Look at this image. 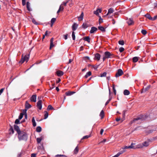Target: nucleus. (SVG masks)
Returning a JSON list of instances; mask_svg holds the SVG:
<instances>
[{
  "instance_id": "f257e3e1",
  "label": "nucleus",
  "mask_w": 157,
  "mask_h": 157,
  "mask_svg": "<svg viewBox=\"0 0 157 157\" xmlns=\"http://www.w3.org/2000/svg\"><path fill=\"white\" fill-rule=\"evenodd\" d=\"M18 134V138L19 140L26 141L28 139L27 134L23 131H21Z\"/></svg>"
},
{
  "instance_id": "f03ea898",
  "label": "nucleus",
  "mask_w": 157,
  "mask_h": 157,
  "mask_svg": "<svg viewBox=\"0 0 157 157\" xmlns=\"http://www.w3.org/2000/svg\"><path fill=\"white\" fill-rule=\"evenodd\" d=\"M148 117L147 115H140L138 116L136 118H135L132 121H131L130 123V124H132L133 123L135 122L136 121L138 120H141L142 121L145 120Z\"/></svg>"
},
{
  "instance_id": "7ed1b4c3",
  "label": "nucleus",
  "mask_w": 157,
  "mask_h": 157,
  "mask_svg": "<svg viewBox=\"0 0 157 157\" xmlns=\"http://www.w3.org/2000/svg\"><path fill=\"white\" fill-rule=\"evenodd\" d=\"M29 58V55H25L24 57H23V55H22L21 59L19 62V63L22 64L25 61L27 62Z\"/></svg>"
},
{
  "instance_id": "20e7f679",
  "label": "nucleus",
  "mask_w": 157,
  "mask_h": 157,
  "mask_svg": "<svg viewBox=\"0 0 157 157\" xmlns=\"http://www.w3.org/2000/svg\"><path fill=\"white\" fill-rule=\"evenodd\" d=\"M28 109H22L21 110V113L20 114V115L19 116L18 119L20 120H21L23 117V115L25 113H26V112L27 111Z\"/></svg>"
},
{
  "instance_id": "39448f33",
  "label": "nucleus",
  "mask_w": 157,
  "mask_h": 157,
  "mask_svg": "<svg viewBox=\"0 0 157 157\" xmlns=\"http://www.w3.org/2000/svg\"><path fill=\"white\" fill-rule=\"evenodd\" d=\"M123 74V72L122 70L121 69H119L117 70V71L115 77H117L120 76H121Z\"/></svg>"
},
{
  "instance_id": "423d86ee",
  "label": "nucleus",
  "mask_w": 157,
  "mask_h": 157,
  "mask_svg": "<svg viewBox=\"0 0 157 157\" xmlns=\"http://www.w3.org/2000/svg\"><path fill=\"white\" fill-rule=\"evenodd\" d=\"M104 54L106 58H111V56L113 55L110 52L108 51L105 52L104 53Z\"/></svg>"
},
{
  "instance_id": "0eeeda50",
  "label": "nucleus",
  "mask_w": 157,
  "mask_h": 157,
  "mask_svg": "<svg viewBox=\"0 0 157 157\" xmlns=\"http://www.w3.org/2000/svg\"><path fill=\"white\" fill-rule=\"evenodd\" d=\"M36 95L34 94L30 98V100L31 102H36Z\"/></svg>"
},
{
  "instance_id": "6e6552de",
  "label": "nucleus",
  "mask_w": 157,
  "mask_h": 157,
  "mask_svg": "<svg viewBox=\"0 0 157 157\" xmlns=\"http://www.w3.org/2000/svg\"><path fill=\"white\" fill-rule=\"evenodd\" d=\"M42 101L41 100H39L36 103V106L38 108H42Z\"/></svg>"
},
{
  "instance_id": "1a4fd4ad",
  "label": "nucleus",
  "mask_w": 157,
  "mask_h": 157,
  "mask_svg": "<svg viewBox=\"0 0 157 157\" xmlns=\"http://www.w3.org/2000/svg\"><path fill=\"white\" fill-rule=\"evenodd\" d=\"M14 130L17 132V134L22 131L20 130L19 127L17 125L14 124Z\"/></svg>"
},
{
  "instance_id": "9d476101",
  "label": "nucleus",
  "mask_w": 157,
  "mask_h": 157,
  "mask_svg": "<svg viewBox=\"0 0 157 157\" xmlns=\"http://www.w3.org/2000/svg\"><path fill=\"white\" fill-rule=\"evenodd\" d=\"M127 22L129 25H132L134 24V21L132 19V18H129L127 21Z\"/></svg>"
},
{
  "instance_id": "9b49d317",
  "label": "nucleus",
  "mask_w": 157,
  "mask_h": 157,
  "mask_svg": "<svg viewBox=\"0 0 157 157\" xmlns=\"http://www.w3.org/2000/svg\"><path fill=\"white\" fill-rule=\"evenodd\" d=\"M56 74L58 76H61L63 75L64 73L62 71L58 70L56 72Z\"/></svg>"
},
{
  "instance_id": "f8f14e48",
  "label": "nucleus",
  "mask_w": 157,
  "mask_h": 157,
  "mask_svg": "<svg viewBox=\"0 0 157 157\" xmlns=\"http://www.w3.org/2000/svg\"><path fill=\"white\" fill-rule=\"evenodd\" d=\"M97 30V28L94 27H93L91 28L90 32L91 33H93Z\"/></svg>"
},
{
  "instance_id": "ddd939ff",
  "label": "nucleus",
  "mask_w": 157,
  "mask_h": 157,
  "mask_svg": "<svg viewBox=\"0 0 157 157\" xmlns=\"http://www.w3.org/2000/svg\"><path fill=\"white\" fill-rule=\"evenodd\" d=\"M83 38L84 40L87 41L88 43H90V37L89 36H85L83 37Z\"/></svg>"
},
{
  "instance_id": "4468645a",
  "label": "nucleus",
  "mask_w": 157,
  "mask_h": 157,
  "mask_svg": "<svg viewBox=\"0 0 157 157\" xmlns=\"http://www.w3.org/2000/svg\"><path fill=\"white\" fill-rule=\"evenodd\" d=\"M78 25L76 23H74L73 24L72 27V29L73 31L76 29L77 28Z\"/></svg>"
},
{
  "instance_id": "2eb2a0df",
  "label": "nucleus",
  "mask_w": 157,
  "mask_h": 157,
  "mask_svg": "<svg viewBox=\"0 0 157 157\" xmlns=\"http://www.w3.org/2000/svg\"><path fill=\"white\" fill-rule=\"evenodd\" d=\"M25 108H30L32 107L31 104L28 101H26L25 103Z\"/></svg>"
},
{
  "instance_id": "dca6fc26",
  "label": "nucleus",
  "mask_w": 157,
  "mask_h": 157,
  "mask_svg": "<svg viewBox=\"0 0 157 157\" xmlns=\"http://www.w3.org/2000/svg\"><path fill=\"white\" fill-rule=\"evenodd\" d=\"M84 16V13L83 12H82L81 14L80 15L79 17H78V20L79 21H82L83 19V17Z\"/></svg>"
},
{
  "instance_id": "f3484780",
  "label": "nucleus",
  "mask_w": 157,
  "mask_h": 157,
  "mask_svg": "<svg viewBox=\"0 0 157 157\" xmlns=\"http://www.w3.org/2000/svg\"><path fill=\"white\" fill-rule=\"evenodd\" d=\"M114 10L113 8H110L108 10V12L106 14V15H108L109 14H111L113 13L114 12Z\"/></svg>"
},
{
  "instance_id": "a211bd4d",
  "label": "nucleus",
  "mask_w": 157,
  "mask_h": 157,
  "mask_svg": "<svg viewBox=\"0 0 157 157\" xmlns=\"http://www.w3.org/2000/svg\"><path fill=\"white\" fill-rule=\"evenodd\" d=\"M75 93V92L74 91H68L66 92L65 94L66 95L68 96H71Z\"/></svg>"
},
{
  "instance_id": "6ab92c4d",
  "label": "nucleus",
  "mask_w": 157,
  "mask_h": 157,
  "mask_svg": "<svg viewBox=\"0 0 157 157\" xmlns=\"http://www.w3.org/2000/svg\"><path fill=\"white\" fill-rule=\"evenodd\" d=\"M10 128L9 129V134H13L14 133V131L13 129V127L11 126V125H10Z\"/></svg>"
},
{
  "instance_id": "aec40b11",
  "label": "nucleus",
  "mask_w": 157,
  "mask_h": 157,
  "mask_svg": "<svg viewBox=\"0 0 157 157\" xmlns=\"http://www.w3.org/2000/svg\"><path fill=\"white\" fill-rule=\"evenodd\" d=\"M101 56L98 53H96L95 54V57L98 61L99 60Z\"/></svg>"
},
{
  "instance_id": "412c9836",
  "label": "nucleus",
  "mask_w": 157,
  "mask_h": 157,
  "mask_svg": "<svg viewBox=\"0 0 157 157\" xmlns=\"http://www.w3.org/2000/svg\"><path fill=\"white\" fill-rule=\"evenodd\" d=\"M100 116L101 117V119H102L105 116L104 112L103 110H102L100 114Z\"/></svg>"
},
{
  "instance_id": "4be33fe9",
  "label": "nucleus",
  "mask_w": 157,
  "mask_h": 157,
  "mask_svg": "<svg viewBox=\"0 0 157 157\" xmlns=\"http://www.w3.org/2000/svg\"><path fill=\"white\" fill-rule=\"evenodd\" d=\"M98 29L101 31L102 32H105V28L102 26H99L98 27Z\"/></svg>"
},
{
  "instance_id": "5701e85b",
  "label": "nucleus",
  "mask_w": 157,
  "mask_h": 157,
  "mask_svg": "<svg viewBox=\"0 0 157 157\" xmlns=\"http://www.w3.org/2000/svg\"><path fill=\"white\" fill-rule=\"evenodd\" d=\"M130 94V92L127 90H125L124 91V94L125 95H128Z\"/></svg>"
},
{
  "instance_id": "b1692460",
  "label": "nucleus",
  "mask_w": 157,
  "mask_h": 157,
  "mask_svg": "<svg viewBox=\"0 0 157 157\" xmlns=\"http://www.w3.org/2000/svg\"><path fill=\"white\" fill-rule=\"evenodd\" d=\"M149 87H147L145 88H143V89H142V90L141 92V93H142L144 92H145L146 91H147L149 89Z\"/></svg>"
},
{
  "instance_id": "393cba45",
  "label": "nucleus",
  "mask_w": 157,
  "mask_h": 157,
  "mask_svg": "<svg viewBox=\"0 0 157 157\" xmlns=\"http://www.w3.org/2000/svg\"><path fill=\"white\" fill-rule=\"evenodd\" d=\"M145 17L150 20H151V19H152V17L148 13H147L146 15H145Z\"/></svg>"
},
{
  "instance_id": "a878e982",
  "label": "nucleus",
  "mask_w": 157,
  "mask_h": 157,
  "mask_svg": "<svg viewBox=\"0 0 157 157\" xmlns=\"http://www.w3.org/2000/svg\"><path fill=\"white\" fill-rule=\"evenodd\" d=\"M32 122L33 125V127H35L36 126V123L35 121V120L34 117L32 119Z\"/></svg>"
},
{
  "instance_id": "bb28decb",
  "label": "nucleus",
  "mask_w": 157,
  "mask_h": 157,
  "mask_svg": "<svg viewBox=\"0 0 157 157\" xmlns=\"http://www.w3.org/2000/svg\"><path fill=\"white\" fill-rule=\"evenodd\" d=\"M78 151V145L75 147L74 151V154H77Z\"/></svg>"
},
{
  "instance_id": "cd10ccee",
  "label": "nucleus",
  "mask_w": 157,
  "mask_h": 157,
  "mask_svg": "<svg viewBox=\"0 0 157 157\" xmlns=\"http://www.w3.org/2000/svg\"><path fill=\"white\" fill-rule=\"evenodd\" d=\"M139 59V58L138 57H134L132 58V60L133 62H137Z\"/></svg>"
},
{
  "instance_id": "c85d7f7f",
  "label": "nucleus",
  "mask_w": 157,
  "mask_h": 157,
  "mask_svg": "<svg viewBox=\"0 0 157 157\" xmlns=\"http://www.w3.org/2000/svg\"><path fill=\"white\" fill-rule=\"evenodd\" d=\"M91 75V72L90 71H88L87 73L86 74L85 76L86 78H87L88 76H90Z\"/></svg>"
},
{
  "instance_id": "c756f323",
  "label": "nucleus",
  "mask_w": 157,
  "mask_h": 157,
  "mask_svg": "<svg viewBox=\"0 0 157 157\" xmlns=\"http://www.w3.org/2000/svg\"><path fill=\"white\" fill-rule=\"evenodd\" d=\"M63 6H62V5H61L59 7V8L57 12V13H59L61 11L63 10Z\"/></svg>"
},
{
  "instance_id": "7c9ffc66",
  "label": "nucleus",
  "mask_w": 157,
  "mask_h": 157,
  "mask_svg": "<svg viewBox=\"0 0 157 157\" xmlns=\"http://www.w3.org/2000/svg\"><path fill=\"white\" fill-rule=\"evenodd\" d=\"M143 146L145 147H147L149 145V142L145 141L142 144Z\"/></svg>"
},
{
  "instance_id": "2f4dec72",
  "label": "nucleus",
  "mask_w": 157,
  "mask_h": 157,
  "mask_svg": "<svg viewBox=\"0 0 157 157\" xmlns=\"http://www.w3.org/2000/svg\"><path fill=\"white\" fill-rule=\"evenodd\" d=\"M26 6L27 10L29 11H30L31 10L30 8V3L29 2H27L26 3Z\"/></svg>"
},
{
  "instance_id": "473e14b6",
  "label": "nucleus",
  "mask_w": 157,
  "mask_h": 157,
  "mask_svg": "<svg viewBox=\"0 0 157 157\" xmlns=\"http://www.w3.org/2000/svg\"><path fill=\"white\" fill-rule=\"evenodd\" d=\"M42 130V128L40 126H38L36 128V131L38 132H40Z\"/></svg>"
},
{
  "instance_id": "72a5a7b5",
  "label": "nucleus",
  "mask_w": 157,
  "mask_h": 157,
  "mask_svg": "<svg viewBox=\"0 0 157 157\" xmlns=\"http://www.w3.org/2000/svg\"><path fill=\"white\" fill-rule=\"evenodd\" d=\"M90 136V135H86L83 136L80 140V142H82V140L87 139L88 138H89Z\"/></svg>"
},
{
  "instance_id": "f704fd0d",
  "label": "nucleus",
  "mask_w": 157,
  "mask_h": 157,
  "mask_svg": "<svg viewBox=\"0 0 157 157\" xmlns=\"http://www.w3.org/2000/svg\"><path fill=\"white\" fill-rule=\"evenodd\" d=\"M82 27L83 29H85L87 28L88 27V26L86 23H83L82 25Z\"/></svg>"
},
{
  "instance_id": "c9c22d12",
  "label": "nucleus",
  "mask_w": 157,
  "mask_h": 157,
  "mask_svg": "<svg viewBox=\"0 0 157 157\" xmlns=\"http://www.w3.org/2000/svg\"><path fill=\"white\" fill-rule=\"evenodd\" d=\"M42 139L43 138L42 137H40V138H37L36 140L37 143L38 144L40 143Z\"/></svg>"
},
{
  "instance_id": "e433bc0d",
  "label": "nucleus",
  "mask_w": 157,
  "mask_h": 157,
  "mask_svg": "<svg viewBox=\"0 0 157 157\" xmlns=\"http://www.w3.org/2000/svg\"><path fill=\"white\" fill-rule=\"evenodd\" d=\"M51 82L52 83V87H50V89H53V88H54L55 83L53 81H51Z\"/></svg>"
},
{
  "instance_id": "4c0bfd02",
  "label": "nucleus",
  "mask_w": 157,
  "mask_h": 157,
  "mask_svg": "<svg viewBox=\"0 0 157 157\" xmlns=\"http://www.w3.org/2000/svg\"><path fill=\"white\" fill-rule=\"evenodd\" d=\"M45 114L44 115V119H46L48 116V113L47 111H45Z\"/></svg>"
},
{
  "instance_id": "58836bf2",
  "label": "nucleus",
  "mask_w": 157,
  "mask_h": 157,
  "mask_svg": "<svg viewBox=\"0 0 157 157\" xmlns=\"http://www.w3.org/2000/svg\"><path fill=\"white\" fill-rule=\"evenodd\" d=\"M106 74H107V73L105 72H104L102 74L101 73L100 74V77H105V76H106Z\"/></svg>"
},
{
  "instance_id": "ea45409f",
  "label": "nucleus",
  "mask_w": 157,
  "mask_h": 157,
  "mask_svg": "<svg viewBox=\"0 0 157 157\" xmlns=\"http://www.w3.org/2000/svg\"><path fill=\"white\" fill-rule=\"evenodd\" d=\"M119 44L121 45H123L124 44V41L123 40H120L118 41Z\"/></svg>"
},
{
  "instance_id": "a19ab883",
  "label": "nucleus",
  "mask_w": 157,
  "mask_h": 157,
  "mask_svg": "<svg viewBox=\"0 0 157 157\" xmlns=\"http://www.w3.org/2000/svg\"><path fill=\"white\" fill-rule=\"evenodd\" d=\"M56 157H67L65 155H56Z\"/></svg>"
},
{
  "instance_id": "79ce46f5",
  "label": "nucleus",
  "mask_w": 157,
  "mask_h": 157,
  "mask_svg": "<svg viewBox=\"0 0 157 157\" xmlns=\"http://www.w3.org/2000/svg\"><path fill=\"white\" fill-rule=\"evenodd\" d=\"M141 32L144 35H146L147 33L146 31V30H144V29L142 30H141Z\"/></svg>"
},
{
  "instance_id": "37998d69",
  "label": "nucleus",
  "mask_w": 157,
  "mask_h": 157,
  "mask_svg": "<svg viewBox=\"0 0 157 157\" xmlns=\"http://www.w3.org/2000/svg\"><path fill=\"white\" fill-rule=\"evenodd\" d=\"M113 92H114V94L115 95H116V90H115V88L114 85H113Z\"/></svg>"
},
{
  "instance_id": "c03bdc74",
  "label": "nucleus",
  "mask_w": 157,
  "mask_h": 157,
  "mask_svg": "<svg viewBox=\"0 0 157 157\" xmlns=\"http://www.w3.org/2000/svg\"><path fill=\"white\" fill-rule=\"evenodd\" d=\"M54 45L53 44V42H50V49H51L52 47H54Z\"/></svg>"
},
{
  "instance_id": "a18cd8bd",
  "label": "nucleus",
  "mask_w": 157,
  "mask_h": 157,
  "mask_svg": "<svg viewBox=\"0 0 157 157\" xmlns=\"http://www.w3.org/2000/svg\"><path fill=\"white\" fill-rule=\"evenodd\" d=\"M72 36L73 40H75V32H74V31H73L72 32Z\"/></svg>"
},
{
  "instance_id": "49530a36",
  "label": "nucleus",
  "mask_w": 157,
  "mask_h": 157,
  "mask_svg": "<svg viewBox=\"0 0 157 157\" xmlns=\"http://www.w3.org/2000/svg\"><path fill=\"white\" fill-rule=\"evenodd\" d=\"M19 120H20L19 119H16L15 121V123L16 124H20Z\"/></svg>"
},
{
  "instance_id": "de8ad7c7",
  "label": "nucleus",
  "mask_w": 157,
  "mask_h": 157,
  "mask_svg": "<svg viewBox=\"0 0 157 157\" xmlns=\"http://www.w3.org/2000/svg\"><path fill=\"white\" fill-rule=\"evenodd\" d=\"M56 20V18H53L52 19L51 23L54 24V23L55 22Z\"/></svg>"
},
{
  "instance_id": "09e8293b",
  "label": "nucleus",
  "mask_w": 157,
  "mask_h": 157,
  "mask_svg": "<svg viewBox=\"0 0 157 157\" xmlns=\"http://www.w3.org/2000/svg\"><path fill=\"white\" fill-rule=\"evenodd\" d=\"M103 22V20L100 16L99 17V24L102 23Z\"/></svg>"
},
{
  "instance_id": "8fccbe9b",
  "label": "nucleus",
  "mask_w": 157,
  "mask_h": 157,
  "mask_svg": "<svg viewBox=\"0 0 157 157\" xmlns=\"http://www.w3.org/2000/svg\"><path fill=\"white\" fill-rule=\"evenodd\" d=\"M124 48L123 47H121L119 48V51L120 52H122L124 51Z\"/></svg>"
},
{
  "instance_id": "3c124183",
  "label": "nucleus",
  "mask_w": 157,
  "mask_h": 157,
  "mask_svg": "<svg viewBox=\"0 0 157 157\" xmlns=\"http://www.w3.org/2000/svg\"><path fill=\"white\" fill-rule=\"evenodd\" d=\"M157 18V15L154 16L153 17H152V19L151 20V21H154Z\"/></svg>"
},
{
  "instance_id": "603ef678",
  "label": "nucleus",
  "mask_w": 157,
  "mask_h": 157,
  "mask_svg": "<svg viewBox=\"0 0 157 157\" xmlns=\"http://www.w3.org/2000/svg\"><path fill=\"white\" fill-rule=\"evenodd\" d=\"M83 58L85 60H86V59L89 60L90 59L89 57L87 56L84 57H83Z\"/></svg>"
},
{
  "instance_id": "864d4df0",
  "label": "nucleus",
  "mask_w": 157,
  "mask_h": 157,
  "mask_svg": "<svg viewBox=\"0 0 157 157\" xmlns=\"http://www.w3.org/2000/svg\"><path fill=\"white\" fill-rule=\"evenodd\" d=\"M94 14H96V15H98L99 14L97 10L96 11H95L94 12Z\"/></svg>"
},
{
  "instance_id": "5fc2aeb1",
  "label": "nucleus",
  "mask_w": 157,
  "mask_h": 157,
  "mask_svg": "<svg viewBox=\"0 0 157 157\" xmlns=\"http://www.w3.org/2000/svg\"><path fill=\"white\" fill-rule=\"evenodd\" d=\"M111 100V98H110L107 101V102H106V103H105V105H107L109 102V101H110Z\"/></svg>"
},
{
  "instance_id": "6e6d98bb",
  "label": "nucleus",
  "mask_w": 157,
  "mask_h": 157,
  "mask_svg": "<svg viewBox=\"0 0 157 157\" xmlns=\"http://www.w3.org/2000/svg\"><path fill=\"white\" fill-rule=\"evenodd\" d=\"M36 154L33 153L31 154V157H36Z\"/></svg>"
},
{
  "instance_id": "4d7b16f0",
  "label": "nucleus",
  "mask_w": 157,
  "mask_h": 157,
  "mask_svg": "<svg viewBox=\"0 0 157 157\" xmlns=\"http://www.w3.org/2000/svg\"><path fill=\"white\" fill-rule=\"evenodd\" d=\"M23 5H25L26 4L25 0H22Z\"/></svg>"
},
{
  "instance_id": "13d9d810",
  "label": "nucleus",
  "mask_w": 157,
  "mask_h": 157,
  "mask_svg": "<svg viewBox=\"0 0 157 157\" xmlns=\"http://www.w3.org/2000/svg\"><path fill=\"white\" fill-rule=\"evenodd\" d=\"M4 90V88H2L0 90V95H1V94L3 92Z\"/></svg>"
},
{
  "instance_id": "bf43d9fd",
  "label": "nucleus",
  "mask_w": 157,
  "mask_h": 157,
  "mask_svg": "<svg viewBox=\"0 0 157 157\" xmlns=\"http://www.w3.org/2000/svg\"><path fill=\"white\" fill-rule=\"evenodd\" d=\"M124 152V150L121 151L120 152H118V153L119 154V155H120L121 154L123 153Z\"/></svg>"
},
{
  "instance_id": "052dcab7",
  "label": "nucleus",
  "mask_w": 157,
  "mask_h": 157,
  "mask_svg": "<svg viewBox=\"0 0 157 157\" xmlns=\"http://www.w3.org/2000/svg\"><path fill=\"white\" fill-rule=\"evenodd\" d=\"M67 36H68V34H66L65 35H63V36H64V38L65 39V40H66L67 39Z\"/></svg>"
},
{
  "instance_id": "680f3d73",
  "label": "nucleus",
  "mask_w": 157,
  "mask_h": 157,
  "mask_svg": "<svg viewBox=\"0 0 157 157\" xmlns=\"http://www.w3.org/2000/svg\"><path fill=\"white\" fill-rule=\"evenodd\" d=\"M98 66H93V67L94 68V69H96L98 67Z\"/></svg>"
},
{
  "instance_id": "e2e57ef3",
  "label": "nucleus",
  "mask_w": 157,
  "mask_h": 157,
  "mask_svg": "<svg viewBox=\"0 0 157 157\" xmlns=\"http://www.w3.org/2000/svg\"><path fill=\"white\" fill-rule=\"evenodd\" d=\"M32 22L33 23H34V24H37V22H36V21L35 20H34V19H33L32 20Z\"/></svg>"
},
{
  "instance_id": "0e129e2a",
  "label": "nucleus",
  "mask_w": 157,
  "mask_h": 157,
  "mask_svg": "<svg viewBox=\"0 0 157 157\" xmlns=\"http://www.w3.org/2000/svg\"><path fill=\"white\" fill-rule=\"evenodd\" d=\"M60 81H61L60 79L59 78L58 80L56 81V83H59Z\"/></svg>"
},
{
  "instance_id": "69168bd1",
  "label": "nucleus",
  "mask_w": 157,
  "mask_h": 157,
  "mask_svg": "<svg viewBox=\"0 0 157 157\" xmlns=\"http://www.w3.org/2000/svg\"><path fill=\"white\" fill-rule=\"evenodd\" d=\"M103 131H104V130L103 129H101V131H100V133L101 135H102V133H103Z\"/></svg>"
},
{
  "instance_id": "338daca9",
  "label": "nucleus",
  "mask_w": 157,
  "mask_h": 157,
  "mask_svg": "<svg viewBox=\"0 0 157 157\" xmlns=\"http://www.w3.org/2000/svg\"><path fill=\"white\" fill-rule=\"evenodd\" d=\"M73 61V60L72 59H69V62L67 63V64H69L71 63Z\"/></svg>"
},
{
  "instance_id": "774afa93",
  "label": "nucleus",
  "mask_w": 157,
  "mask_h": 157,
  "mask_svg": "<svg viewBox=\"0 0 157 157\" xmlns=\"http://www.w3.org/2000/svg\"><path fill=\"white\" fill-rule=\"evenodd\" d=\"M119 156V154H117L116 155H115L114 156H113V157H118Z\"/></svg>"
}]
</instances>
